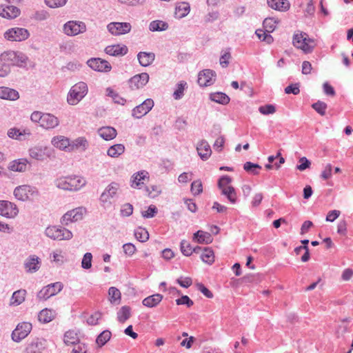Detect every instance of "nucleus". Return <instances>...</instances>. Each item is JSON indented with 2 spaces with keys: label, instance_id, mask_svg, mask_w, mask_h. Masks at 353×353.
Here are the masks:
<instances>
[{
  "label": "nucleus",
  "instance_id": "obj_1",
  "mask_svg": "<svg viewBox=\"0 0 353 353\" xmlns=\"http://www.w3.org/2000/svg\"><path fill=\"white\" fill-rule=\"evenodd\" d=\"M57 188L68 191H77L86 184L84 178L79 176H61L56 179Z\"/></svg>",
  "mask_w": 353,
  "mask_h": 353
},
{
  "label": "nucleus",
  "instance_id": "obj_2",
  "mask_svg": "<svg viewBox=\"0 0 353 353\" xmlns=\"http://www.w3.org/2000/svg\"><path fill=\"white\" fill-rule=\"evenodd\" d=\"M292 43L294 47L303 50L305 53L312 52L315 46V41L303 32L298 31L293 36Z\"/></svg>",
  "mask_w": 353,
  "mask_h": 353
},
{
  "label": "nucleus",
  "instance_id": "obj_3",
  "mask_svg": "<svg viewBox=\"0 0 353 353\" xmlns=\"http://www.w3.org/2000/svg\"><path fill=\"white\" fill-rule=\"evenodd\" d=\"M88 92V88L85 83L80 81L74 84L68 94V103L71 105L78 104L85 97Z\"/></svg>",
  "mask_w": 353,
  "mask_h": 353
},
{
  "label": "nucleus",
  "instance_id": "obj_4",
  "mask_svg": "<svg viewBox=\"0 0 353 353\" xmlns=\"http://www.w3.org/2000/svg\"><path fill=\"white\" fill-rule=\"evenodd\" d=\"M28 154L32 159L44 161L55 158L54 150L49 146L35 145L28 150Z\"/></svg>",
  "mask_w": 353,
  "mask_h": 353
},
{
  "label": "nucleus",
  "instance_id": "obj_5",
  "mask_svg": "<svg viewBox=\"0 0 353 353\" xmlns=\"http://www.w3.org/2000/svg\"><path fill=\"white\" fill-rule=\"evenodd\" d=\"M27 57L22 52L12 50L5 51L0 55V61L5 63L10 68V65L22 66L26 63Z\"/></svg>",
  "mask_w": 353,
  "mask_h": 353
},
{
  "label": "nucleus",
  "instance_id": "obj_6",
  "mask_svg": "<svg viewBox=\"0 0 353 353\" xmlns=\"http://www.w3.org/2000/svg\"><path fill=\"white\" fill-rule=\"evenodd\" d=\"M15 198L21 201L33 200L39 196V192L36 188L28 185L17 187L14 190Z\"/></svg>",
  "mask_w": 353,
  "mask_h": 353
},
{
  "label": "nucleus",
  "instance_id": "obj_7",
  "mask_svg": "<svg viewBox=\"0 0 353 353\" xmlns=\"http://www.w3.org/2000/svg\"><path fill=\"white\" fill-rule=\"evenodd\" d=\"M46 235L53 240L63 241L70 240L72 238V232L60 226H49L46 229Z\"/></svg>",
  "mask_w": 353,
  "mask_h": 353
},
{
  "label": "nucleus",
  "instance_id": "obj_8",
  "mask_svg": "<svg viewBox=\"0 0 353 353\" xmlns=\"http://www.w3.org/2000/svg\"><path fill=\"white\" fill-rule=\"evenodd\" d=\"M86 212L85 208L79 207L68 211L61 219L62 225H68L70 223L79 221L83 219Z\"/></svg>",
  "mask_w": 353,
  "mask_h": 353
},
{
  "label": "nucleus",
  "instance_id": "obj_9",
  "mask_svg": "<svg viewBox=\"0 0 353 353\" xmlns=\"http://www.w3.org/2000/svg\"><path fill=\"white\" fill-rule=\"evenodd\" d=\"M30 37L29 31L23 28H12L4 33V37L11 41H23Z\"/></svg>",
  "mask_w": 353,
  "mask_h": 353
},
{
  "label": "nucleus",
  "instance_id": "obj_10",
  "mask_svg": "<svg viewBox=\"0 0 353 353\" xmlns=\"http://www.w3.org/2000/svg\"><path fill=\"white\" fill-rule=\"evenodd\" d=\"M32 328V326L30 323L22 322L19 323L12 332V339L14 342H20L30 333Z\"/></svg>",
  "mask_w": 353,
  "mask_h": 353
},
{
  "label": "nucleus",
  "instance_id": "obj_11",
  "mask_svg": "<svg viewBox=\"0 0 353 353\" xmlns=\"http://www.w3.org/2000/svg\"><path fill=\"white\" fill-rule=\"evenodd\" d=\"M62 289L63 284L61 282L49 284L39 292L37 299L39 300H46L58 294Z\"/></svg>",
  "mask_w": 353,
  "mask_h": 353
},
{
  "label": "nucleus",
  "instance_id": "obj_12",
  "mask_svg": "<svg viewBox=\"0 0 353 353\" xmlns=\"http://www.w3.org/2000/svg\"><path fill=\"white\" fill-rule=\"evenodd\" d=\"M63 31L68 36H75L86 31V26L82 21H70L64 24Z\"/></svg>",
  "mask_w": 353,
  "mask_h": 353
},
{
  "label": "nucleus",
  "instance_id": "obj_13",
  "mask_svg": "<svg viewBox=\"0 0 353 353\" xmlns=\"http://www.w3.org/2000/svg\"><path fill=\"white\" fill-rule=\"evenodd\" d=\"M119 188V185L117 183H112L108 185L100 196V201L104 208L111 205L110 199L114 197Z\"/></svg>",
  "mask_w": 353,
  "mask_h": 353
},
{
  "label": "nucleus",
  "instance_id": "obj_14",
  "mask_svg": "<svg viewBox=\"0 0 353 353\" xmlns=\"http://www.w3.org/2000/svg\"><path fill=\"white\" fill-rule=\"evenodd\" d=\"M107 29L111 34L119 36L130 32L132 26L128 22H111L108 24Z\"/></svg>",
  "mask_w": 353,
  "mask_h": 353
},
{
  "label": "nucleus",
  "instance_id": "obj_15",
  "mask_svg": "<svg viewBox=\"0 0 353 353\" xmlns=\"http://www.w3.org/2000/svg\"><path fill=\"white\" fill-rule=\"evenodd\" d=\"M19 213L17 205L8 201H0V215L6 218H14Z\"/></svg>",
  "mask_w": 353,
  "mask_h": 353
},
{
  "label": "nucleus",
  "instance_id": "obj_16",
  "mask_svg": "<svg viewBox=\"0 0 353 353\" xmlns=\"http://www.w3.org/2000/svg\"><path fill=\"white\" fill-rule=\"evenodd\" d=\"M149 74L143 72L136 74L129 80V86L132 90H138L145 85L149 81Z\"/></svg>",
  "mask_w": 353,
  "mask_h": 353
},
{
  "label": "nucleus",
  "instance_id": "obj_17",
  "mask_svg": "<svg viewBox=\"0 0 353 353\" xmlns=\"http://www.w3.org/2000/svg\"><path fill=\"white\" fill-rule=\"evenodd\" d=\"M154 106V101L151 99H145L142 103L132 110V116L139 119L145 115Z\"/></svg>",
  "mask_w": 353,
  "mask_h": 353
},
{
  "label": "nucleus",
  "instance_id": "obj_18",
  "mask_svg": "<svg viewBox=\"0 0 353 353\" xmlns=\"http://www.w3.org/2000/svg\"><path fill=\"white\" fill-rule=\"evenodd\" d=\"M88 65L92 69L99 72H109L112 66L105 60L99 58H92L87 61Z\"/></svg>",
  "mask_w": 353,
  "mask_h": 353
},
{
  "label": "nucleus",
  "instance_id": "obj_19",
  "mask_svg": "<svg viewBox=\"0 0 353 353\" xmlns=\"http://www.w3.org/2000/svg\"><path fill=\"white\" fill-rule=\"evenodd\" d=\"M215 73L211 70H203L198 74V83L201 86L206 87L211 85L214 82Z\"/></svg>",
  "mask_w": 353,
  "mask_h": 353
},
{
  "label": "nucleus",
  "instance_id": "obj_20",
  "mask_svg": "<svg viewBox=\"0 0 353 353\" xmlns=\"http://www.w3.org/2000/svg\"><path fill=\"white\" fill-rule=\"evenodd\" d=\"M46 347V341L43 339H34L26 347V353H42Z\"/></svg>",
  "mask_w": 353,
  "mask_h": 353
},
{
  "label": "nucleus",
  "instance_id": "obj_21",
  "mask_svg": "<svg viewBox=\"0 0 353 353\" xmlns=\"http://www.w3.org/2000/svg\"><path fill=\"white\" fill-rule=\"evenodd\" d=\"M128 52V47L123 44H115L108 46L105 48L107 54L114 57L124 56Z\"/></svg>",
  "mask_w": 353,
  "mask_h": 353
},
{
  "label": "nucleus",
  "instance_id": "obj_22",
  "mask_svg": "<svg viewBox=\"0 0 353 353\" xmlns=\"http://www.w3.org/2000/svg\"><path fill=\"white\" fill-rule=\"evenodd\" d=\"M59 125V119L53 114L45 113L40 126L46 130L54 129Z\"/></svg>",
  "mask_w": 353,
  "mask_h": 353
},
{
  "label": "nucleus",
  "instance_id": "obj_23",
  "mask_svg": "<svg viewBox=\"0 0 353 353\" xmlns=\"http://www.w3.org/2000/svg\"><path fill=\"white\" fill-rule=\"evenodd\" d=\"M20 14L19 9L14 6H0V16L6 19H14Z\"/></svg>",
  "mask_w": 353,
  "mask_h": 353
},
{
  "label": "nucleus",
  "instance_id": "obj_24",
  "mask_svg": "<svg viewBox=\"0 0 353 353\" xmlns=\"http://www.w3.org/2000/svg\"><path fill=\"white\" fill-rule=\"evenodd\" d=\"M19 98V93L17 90L6 87H0V99L8 101H16Z\"/></svg>",
  "mask_w": 353,
  "mask_h": 353
},
{
  "label": "nucleus",
  "instance_id": "obj_25",
  "mask_svg": "<svg viewBox=\"0 0 353 353\" xmlns=\"http://www.w3.org/2000/svg\"><path fill=\"white\" fill-rule=\"evenodd\" d=\"M40 263L41 261L38 256L35 255L29 256L24 263L26 272L30 273L36 272L40 268Z\"/></svg>",
  "mask_w": 353,
  "mask_h": 353
},
{
  "label": "nucleus",
  "instance_id": "obj_26",
  "mask_svg": "<svg viewBox=\"0 0 353 353\" xmlns=\"http://www.w3.org/2000/svg\"><path fill=\"white\" fill-rule=\"evenodd\" d=\"M28 163L29 161L27 159H19L11 161L9 163L8 169L13 172H23L26 171Z\"/></svg>",
  "mask_w": 353,
  "mask_h": 353
},
{
  "label": "nucleus",
  "instance_id": "obj_27",
  "mask_svg": "<svg viewBox=\"0 0 353 353\" xmlns=\"http://www.w3.org/2000/svg\"><path fill=\"white\" fill-rule=\"evenodd\" d=\"M196 150L199 155L203 161L207 160L212 154V150L208 143L205 140H201L196 146Z\"/></svg>",
  "mask_w": 353,
  "mask_h": 353
},
{
  "label": "nucleus",
  "instance_id": "obj_28",
  "mask_svg": "<svg viewBox=\"0 0 353 353\" xmlns=\"http://www.w3.org/2000/svg\"><path fill=\"white\" fill-rule=\"evenodd\" d=\"M268 6L280 12H286L290 8V3L288 0H267Z\"/></svg>",
  "mask_w": 353,
  "mask_h": 353
},
{
  "label": "nucleus",
  "instance_id": "obj_29",
  "mask_svg": "<svg viewBox=\"0 0 353 353\" xmlns=\"http://www.w3.org/2000/svg\"><path fill=\"white\" fill-rule=\"evenodd\" d=\"M148 172L142 170L134 174L132 176L131 186L134 188H139L141 185L144 183L145 179L148 180Z\"/></svg>",
  "mask_w": 353,
  "mask_h": 353
},
{
  "label": "nucleus",
  "instance_id": "obj_30",
  "mask_svg": "<svg viewBox=\"0 0 353 353\" xmlns=\"http://www.w3.org/2000/svg\"><path fill=\"white\" fill-rule=\"evenodd\" d=\"M98 134L103 139L110 141L114 139L117 137V132L115 128L112 127L104 126L98 130Z\"/></svg>",
  "mask_w": 353,
  "mask_h": 353
},
{
  "label": "nucleus",
  "instance_id": "obj_31",
  "mask_svg": "<svg viewBox=\"0 0 353 353\" xmlns=\"http://www.w3.org/2000/svg\"><path fill=\"white\" fill-rule=\"evenodd\" d=\"M137 59L141 66L147 67L154 61L155 54L153 52H140L137 54Z\"/></svg>",
  "mask_w": 353,
  "mask_h": 353
},
{
  "label": "nucleus",
  "instance_id": "obj_32",
  "mask_svg": "<svg viewBox=\"0 0 353 353\" xmlns=\"http://www.w3.org/2000/svg\"><path fill=\"white\" fill-rule=\"evenodd\" d=\"M57 316L54 310L45 308L42 310L38 314V319L43 323H48L52 321Z\"/></svg>",
  "mask_w": 353,
  "mask_h": 353
},
{
  "label": "nucleus",
  "instance_id": "obj_33",
  "mask_svg": "<svg viewBox=\"0 0 353 353\" xmlns=\"http://www.w3.org/2000/svg\"><path fill=\"white\" fill-rule=\"evenodd\" d=\"M51 143L54 147L63 150L70 145V141L68 138L59 135L52 139Z\"/></svg>",
  "mask_w": 353,
  "mask_h": 353
},
{
  "label": "nucleus",
  "instance_id": "obj_34",
  "mask_svg": "<svg viewBox=\"0 0 353 353\" xmlns=\"http://www.w3.org/2000/svg\"><path fill=\"white\" fill-rule=\"evenodd\" d=\"M193 240L199 243L209 244L212 242V238L210 233L202 230H198L194 234Z\"/></svg>",
  "mask_w": 353,
  "mask_h": 353
},
{
  "label": "nucleus",
  "instance_id": "obj_35",
  "mask_svg": "<svg viewBox=\"0 0 353 353\" xmlns=\"http://www.w3.org/2000/svg\"><path fill=\"white\" fill-rule=\"evenodd\" d=\"M163 299V296L160 294H155L145 298L142 303L144 306L148 307H156Z\"/></svg>",
  "mask_w": 353,
  "mask_h": 353
},
{
  "label": "nucleus",
  "instance_id": "obj_36",
  "mask_svg": "<svg viewBox=\"0 0 353 353\" xmlns=\"http://www.w3.org/2000/svg\"><path fill=\"white\" fill-rule=\"evenodd\" d=\"M190 10V6L187 2H181L175 8V16L181 19L188 14Z\"/></svg>",
  "mask_w": 353,
  "mask_h": 353
},
{
  "label": "nucleus",
  "instance_id": "obj_37",
  "mask_svg": "<svg viewBox=\"0 0 353 353\" xmlns=\"http://www.w3.org/2000/svg\"><path fill=\"white\" fill-rule=\"evenodd\" d=\"M125 152V146L121 143L114 144L110 146L108 151L107 154L112 158H117L123 154Z\"/></svg>",
  "mask_w": 353,
  "mask_h": 353
},
{
  "label": "nucleus",
  "instance_id": "obj_38",
  "mask_svg": "<svg viewBox=\"0 0 353 353\" xmlns=\"http://www.w3.org/2000/svg\"><path fill=\"white\" fill-rule=\"evenodd\" d=\"M201 259L208 264H212L214 261V254L210 248H204L201 254Z\"/></svg>",
  "mask_w": 353,
  "mask_h": 353
},
{
  "label": "nucleus",
  "instance_id": "obj_39",
  "mask_svg": "<svg viewBox=\"0 0 353 353\" xmlns=\"http://www.w3.org/2000/svg\"><path fill=\"white\" fill-rule=\"evenodd\" d=\"M279 21L274 17L265 18L263 23V26L268 33L272 32L279 23Z\"/></svg>",
  "mask_w": 353,
  "mask_h": 353
},
{
  "label": "nucleus",
  "instance_id": "obj_40",
  "mask_svg": "<svg viewBox=\"0 0 353 353\" xmlns=\"http://www.w3.org/2000/svg\"><path fill=\"white\" fill-rule=\"evenodd\" d=\"M79 339L77 333L74 331H68L64 334V343L69 345H77L79 343Z\"/></svg>",
  "mask_w": 353,
  "mask_h": 353
},
{
  "label": "nucleus",
  "instance_id": "obj_41",
  "mask_svg": "<svg viewBox=\"0 0 353 353\" xmlns=\"http://www.w3.org/2000/svg\"><path fill=\"white\" fill-rule=\"evenodd\" d=\"M212 101L221 104H228L230 102L229 97L223 92L212 93L210 96Z\"/></svg>",
  "mask_w": 353,
  "mask_h": 353
},
{
  "label": "nucleus",
  "instance_id": "obj_42",
  "mask_svg": "<svg viewBox=\"0 0 353 353\" xmlns=\"http://www.w3.org/2000/svg\"><path fill=\"white\" fill-rule=\"evenodd\" d=\"M168 28V24L166 22L160 20H156L150 22L149 29L152 32L163 31Z\"/></svg>",
  "mask_w": 353,
  "mask_h": 353
},
{
  "label": "nucleus",
  "instance_id": "obj_43",
  "mask_svg": "<svg viewBox=\"0 0 353 353\" xmlns=\"http://www.w3.org/2000/svg\"><path fill=\"white\" fill-rule=\"evenodd\" d=\"M109 300L112 303L119 304L121 301V292L120 291L114 288L111 287L108 290Z\"/></svg>",
  "mask_w": 353,
  "mask_h": 353
},
{
  "label": "nucleus",
  "instance_id": "obj_44",
  "mask_svg": "<svg viewBox=\"0 0 353 353\" xmlns=\"http://www.w3.org/2000/svg\"><path fill=\"white\" fill-rule=\"evenodd\" d=\"M26 294V290H17L14 292L11 299V303L19 305L24 301Z\"/></svg>",
  "mask_w": 353,
  "mask_h": 353
},
{
  "label": "nucleus",
  "instance_id": "obj_45",
  "mask_svg": "<svg viewBox=\"0 0 353 353\" xmlns=\"http://www.w3.org/2000/svg\"><path fill=\"white\" fill-rule=\"evenodd\" d=\"M221 194L223 195L226 196L227 199L232 203H235L236 201V193L234 188L232 186L229 188H226L225 189L221 190Z\"/></svg>",
  "mask_w": 353,
  "mask_h": 353
},
{
  "label": "nucleus",
  "instance_id": "obj_46",
  "mask_svg": "<svg viewBox=\"0 0 353 353\" xmlns=\"http://www.w3.org/2000/svg\"><path fill=\"white\" fill-rule=\"evenodd\" d=\"M111 336V332L104 330L97 336L96 343L99 347H102L110 339Z\"/></svg>",
  "mask_w": 353,
  "mask_h": 353
},
{
  "label": "nucleus",
  "instance_id": "obj_47",
  "mask_svg": "<svg viewBox=\"0 0 353 353\" xmlns=\"http://www.w3.org/2000/svg\"><path fill=\"white\" fill-rule=\"evenodd\" d=\"M130 316V307L123 306L117 313L118 321L121 323L125 322Z\"/></svg>",
  "mask_w": 353,
  "mask_h": 353
},
{
  "label": "nucleus",
  "instance_id": "obj_48",
  "mask_svg": "<svg viewBox=\"0 0 353 353\" xmlns=\"http://www.w3.org/2000/svg\"><path fill=\"white\" fill-rule=\"evenodd\" d=\"M243 169L246 172H248L250 174H252L254 175H257V174H259V170L261 169V165H259L257 163H254L248 161L244 163Z\"/></svg>",
  "mask_w": 353,
  "mask_h": 353
},
{
  "label": "nucleus",
  "instance_id": "obj_49",
  "mask_svg": "<svg viewBox=\"0 0 353 353\" xmlns=\"http://www.w3.org/2000/svg\"><path fill=\"white\" fill-rule=\"evenodd\" d=\"M136 239L140 242H146L149 239L148 232L143 228H138L134 232Z\"/></svg>",
  "mask_w": 353,
  "mask_h": 353
},
{
  "label": "nucleus",
  "instance_id": "obj_50",
  "mask_svg": "<svg viewBox=\"0 0 353 353\" xmlns=\"http://www.w3.org/2000/svg\"><path fill=\"white\" fill-rule=\"evenodd\" d=\"M107 95L112 97L114 103L118 104L123 105L125 102V99L120 97L117 92L112 89L108 88L106 89Z\"/></svg>",
  "mask_w": 353,
  "mask_h": 353
},
{
  "label": "nucleus",
  "instance_id": "obj_51",
  "mask_svg": "<svg viewBox=\"0 0 353 353\" xmlns=\"http://www.w3.org/2000/svg\"><path fill=\"white\" fill-rule=\"evenodd\" d=\"M259 111L263 115L273 114L276 112V108L272 104H267L260 106Z\"/></svg>",
  "mask_w": 353,
  "mask_h": 353
},
{
  "label": "nucleus",
  "instance_id": "obj_52",
  "mask_svg": "<svg viewBox=\"0 0 353 353\" xmlns=\"http://www.w3.org/2000/svg\"><path fill=\"white\" fill-rule=\"evenodd\" d=\"M312 108L314 109L319 114L324 116L325 114V110L327 109V104L323 101H318L312 105Z\"/></svg>",
  "mask_w": 353,
  "mask_h": 353
},
{
  "label": "nucleus",
  "instance_id": "obj_53",
  "mask_svg": "<svg viewBox=\"0 0 353 353\" xmlns=\"http://www.w3.org/2000/svg\"><path fill=\"white\" fill-rule=\"evenodd\" d=\"M145 191L148 195L151 198H155L161 193V189L159 185H152L151 187H146Z\"/></svg>",
  "mask_w": 353,
  "mask_h": 353
},
{
  "label": "nucleus",
  "instance_id": "obj_54",
  "mask_svg": "<svg viewBox=\"0 0 353 353\" xmlns=\"http://www.w3.org/2000/svg\"><path fill=\"white\" fill-rule=\"evenodd\" d=\"M26 134V132L25 130L23 131V132H21L19 131V130H18L17 128H10L8 131V136L10 138L16 139H19V140H21V137L23 136ZM27 134L30 135V132H27Z\"/></svg>",
  "mask_w": 353,
  "mask_h": 353
},
{
  "label": "nucleus",
  "instance_id": "obj_55",
  "mask_svg": "<svg viewBox=\"0 0 353 353\" xmlns=\"http://www.w3.org/2000/svg\"><path fill=\"white\" fill-rule=\"evenodd\" d=\"M92 254L90 252H86L81 261V267L83 269H90L92 267Z\"/></svg>",
  "mask_w": 353,
  "mask_h": 353
},
{
  "label": "nucleus",
  "instance_id": "obj_56",
  "mask_svg": "<svg viewBox=\"0 0 353 353\" xmlns=\"http://www.w3.org/2000/svg\"><path fill=\"white\" fill-rule=\"evenodd\" d=\"M187 83L185 81H181L177 84V88L174 92L173 97L175 99H179L183 96V91Z\"/></svg>",
  "mask_w": 353,
  "mask_h": 353
},
{
  "label": "nucleus",
  "instance_id": "obj_57",
  "mask_svg": "<svg viewBox=\"0 0 353 353\" xmlns=\"http://www.w3.org/2000/svg\"><path fill=\"white\" fill-rule=\"evenodd\" d=\"M232 182V179L228 176H221L218 181V187L221 190L226 188L230 187V183Z\"/></svg>",
  "mask_w": 353,
  "mask_h": 353
},
{
  "label": "nucleus",
  "instance_id": "obj_58",
  "mask_svg": "<svg viewBox=\"0 0 353 353\" xmlns=\"http://www.w3.org/2000/svg\"><path fill=\"white\" fill-rule=\"evenodd\" d=\"M181 251L183 255L189 256L192 254V248L190 244L185 240L181 242Z\"/></svg>",
  "mask_w": 353,
  "mask_h": 353
},
{
  "label": "nucleus",
  "instance_id": "obj_59",
  "mask_svg": "<svg viewBox=\"0 0 353 353\" xmlns=\"http://www.w3.org/2000/svg\"><path fill=\"white\" fill-rule=\"evenodd\" d=\"M73 143H74V145L77 148H81L83 150H86L89 145L88 141L84 137H79V138L76 139L74 141Z\"/></svg>",
  "mask_w": 353,
  "mask_h": 353
},
{
  "label": "nucleus",
  "instance_id": "obj_60",
  "mask_svg": "<svg viewBox=\"0 0 353 353\" xmlns=\"http://www.w3.org/2000/svg\"><path fill=\"white\" fill-rule=\"evenodd\" d=\"M191 192L194 195H198L203 192L202 183L200 180H196L192 183Z\"/></svg>",
  "mask_w": 353,
  "mask_h": 353
},
{
  "label": "nucleus",
  "instance_id": "obj_61",
  "mask_svg": "<svg viewBox=\"0 0 353 353\" xmlns=\"http://www.w3.org/2000/svg\"><path fill=\"white\" fill-rule=\"evenodd\" d=\"M50 258L52 259V261L57 263L59 265H61L63 263V255L62 254V251L61 250H57L54 251L50 254Z\"/></svg>",
  "mask_w": 353,
  "mask_h": 353
},
{
  "label": "nucleus",
  "instance_id": "obj_62",
  "mask_svg": "<svg viewBox=\"0 0 353 353\" xmlns=\"http://www.w3.org/2000/svg\"><path fill=\"white\" fill-rule=\"evenodd\" d=\"M68 0H45V3L50 8H55L65 5Z\"/></svg>",
  "mask_w": 353,
  "mask_h": 353
},
{
  "label": "nucleus",
  "instance_id": "obj_63",
  "mask_svg": "<svg viewBox=\"0 0 353 353\" xmlns=\"http://www.w3.org/2000/svg\"><path fill=\"white\" fill-rule=\"evenodd\" d=\"M123 249L124 253L128 256L133 255L137 250L135 245L131 243H125L123 245Z\"/></svg>",
  "mask_w": 353,
  "mask_h": 353
},
{
  "label": "nucleus",
  "instance_id": "obj_64",
  "mask_svg": "<svg viewBox=\"0 0 353 353\" xmlns=\"http://www.w3.org/2000/svg\"><path fill=\"white\" fill-rule=\"evenodd\" d=\"M133 212V207L130 203H125L121 206V214L123 216H129Z\"/></svg>",
  "mask_w": 353,
  "mask_h": 353
}]
</instances>
